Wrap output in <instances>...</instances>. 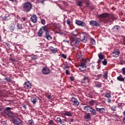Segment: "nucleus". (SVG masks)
Instances as JSON below:
<instances>
[{
  "mask_svg": "<svg viewBox=\"0 0 125 125\" xmlns=\"http://www.w3.org/2000/svg\"><path fill=\"white\" fill-rule=\"evenodd\" d=\"M89 25L93 27H99V26H100V23L96 21H91L89 22Z\"/></svg>",
  "mask_w": 125,
  "mask_h": 125,
  "instance_id": "nucleus-10",
  "label": "nucleus"
},
{
  "mask_svg": "<svg viewBox=\"0 0 125 125\" xmlns=\"http://www.w3.org/2000/svg\"><path fill=\"white\" fill-rule=\"evenodd\" d=\"M49 28H48V26H47L46 31H45L44 38L48 40V41L52 40V36H51V33L49 32Z\"/></svg>",
  "mask_w": 125,
  "mask_h": 125,
  "instance_id": "nucleus-3",
  "label": "nucleus"
},
{
  "mask_svg": "<svg viewBox=\"0 0 125 125\" xmlns=\"http://www.w3.org/2000/svg\"><path fill=\"white\" fill-rule=\"evenodd\" d=\"M118 81H119V82H125V78H123L122 77V75L118 76L117 77Z\"/></svg>",
  "mask_w": 125,
  "mask_h": 125,
  "instance_id": "nucleus-27",
  "label": "nucleus"
},
{
  "mask_svg": "<svg viewBox=\"0 0 125 125\" xmlns=\"http://www.w3.org/2000/svg\"><path fill=\"white\" fill-rule=\"evenodd\" d=\"M117 106H118V108L120 109V110H121L122 109H123V108L125 106V103H119L117 104Z\"/></svg>",
  "mask_w": 125,
  "mask_h": 125,
  "instance_id": "nucleus-16",
  "label": "nucleus"
},
{
  "mask_svg": "<svg viewBox=\"0 0 125 125\" xmlns=\"http://www.w3.org/2000/svg\"><path fill=\"white\" fill-rule=\"evenodd\" d=\"M108 16H109V14L104 13V14H102L100 15L99 16V17H100V18H105L106 17H108Z\"/></svg>",
  "mask_w": 125,
  "mask_h": 125,
  "instance_id": "nucleus-22",
  "label": "nucleus"
},
{
  "mask_svg": "<svg viewBox=\"0 0 125 125\" xmlns=\"http://www.w3.org/2000/svg\"><path fill=\"white\" fill-rule=\"evenodd\" d=\"M65 122H67V123H73L74 122V119H70L69 120L65 119Z\"/></svg>",
  "mask_w": 125,
  "mask_h": 125,
  "instance_id": "nucleus-40",
  "label": "nucleus"
},
{
  "mask_svg": "<svg viewBox=\"0 0 125 125\" xmlns=\"http://www.w3.org/2000/svg\"><path fill=\"white\" fill-rule=\"evenodd\" d=\"M70 79L71 82L75 81V77H74V76L70 77Z\"/></svg>",
  "mask_w": 125,
  "mask_h": 125,
  "instance_id": "nucleus-53",
  "label": "nucleus"
},
{
  "mask_svg": "<svg viewBox=\"0 0 125 125\" xmlns=\"http://www.w3.org/2000/svg\"><path fill=\"white\" fill-rule=\"evenodd\" d=\"M22 20H21V22H24V21H26V19L25 18H22Z\"/></svg>",
  "mask_w": 125,
  "mask_h": 125,
  "instance_id": "nucleus-57",
  "label": "nucleus"
},
{
  "mask_svg": "<svg viewBox=\"0 0 125 125\" xmlns=\"http://www.w3.org/2000/svg\"><path fill=\"white\" fill-rule=\"evenodd\" d=\"M83 2L82 0H78L76 2V4H77L78 6H80V7L83 6Z\"/></svg>",
  "mask_w": 125,
  "mask_h": 125,
  "instance_id": "nucleus-26",
  "label": "nucleus"
},
{
  "mask_svg": "<svg viewBox=\"0 0 125 125\" xmlns=\"http://www.w3.org/2000/svg\"><path fill=\"white\" fill-rule=\"evenodd\" d=\"M104 79H108V71H105L103 75Z\"/></svg>",
  "mask_w": 125,
  "mask_h": 125,
  "instance_id": "nucleus-30",
  "label": "nucleus"
},
{
  "mask_svg": "<svg viewBox=\"0 0 125 125\" xmlns=\"http://www.w3.org/2000/svg\"><path fill=\"white\" fill-rule=\"evenodd\" d=\"M95 77L97 78V79H96V80H100V79L102 78V74H98V75H95Z\"/></svg>",
  "mask_w": 125,
  "mask_h": 125,
  "instance_id": "nucleus-32",
  "label": "nucleus"
},
{
  "mask_svg": "<svg viewBox=\"0 0 125 125\" xmlns=\"http://www.w3.org/2000/svg\"><path fill=\"white\" fill-rule=\"evenodd\" d=\"M16 25L15 23H12L10 27V30L11 32H13V31H15L16 29V27H15Z\"/></svg>",
  "mask_w": 125,
  "mask_h": 125,
  "instance_id": "nucleus-18",
  "label": "nucleus"
},
{
  "mask_svg": "<svg viewBox=\"0 0 125 125\" xmlns=\"http://www.w3.org/2000/svg\"><path fill=\"white\" fill-rule=\"evenodd\" d=\"M51 51L52 52V53H56L57 51H58V50L57 48H54L53 47H51Z\"/></svg>",
  "mask_w": 125,
  "mask_h": 125,
  "instance_id": "nucleus-28",
  "label": "nucleus"
},
{
  "mask_svg": "<svg viewBox=\"0 0 125 125\" xmlns=\"http://www.w3.org/2000/svg\"><path fill=\"white\" fill-rule=\"evenodd\" d=\"M91 115L90 113H87L84 116V119L86 120L87 122H88V121H91Z\"/></svg>",
  "mask_w": 125,
  "mask_h": 125,
  "instance_id": "nucleus-15",
  "label": "nucleus"
},
{
  "mask_svg": "<svg viewBox=\"0 0 125 125\" xmlns=\"http://www.w3.org/2000/svg\"><path fill=\"white\" fill-rule=\"evenodd\" d=\"M82 42H87V37L86 36H84L83 39H82Z\"/></svg>",
  "mask_w": 125,
  "mask_h": 125,
  "instance_id": "nucleus-31",
  "label": "nucleus"
},
{
  "mask_svg": "<svg viewBox=\"0 0 125 125\" xmlns=\"http://www.w3.org/2000/svg\"><path fill=\"white\" fill-rule=\"evenodd\" d=\"M91 43H92V44H95V40H94L93 39H91Z\"/></svg>",
  "mask_w": 125,
  "mask_h": 125,
  "instance_id": "nucleus-50",
  "label": "nucleus"
},
{
  "mask_svg": "<svg viewBox=\"0 0 125 125\" xmlns=\"http://www.w3.org/2000/svg\"><path fill=\"white\" fill-rule=\"evenodd\" d=\"M30 20L33 23H37V21H38V17H37V15H33L30 17Z\"/></svg>",
  "mask_w": 125,
  "mask_h": 125,
  "instance_id": "nucleus-13",
  "label": "nucleus"
},
{
  "mask_svg": "<svg viewBox=\"0 0 125 125\" xmlns=\"http://www.w3.org/2000/svg\"><path fill=\"white\" fill-rule=\"evenodd\" d=\"M80 42H81V39L77 38L76 41H75L76 44H79V43H80Z\"/></svg>",
  "mask_w": 125,
  "mask_h": 125,
  "instance_id": "nucleus-39",
  "label": "nucleus"
},
{
  "mask_svg": "<svg viewBox=\"0 0 125 125\" xmlns=\"http://www.w3.org/2000/svg\"><path fill=\"white\" fill-rule=\"evenodd\" d=\"M123 122L124 124H125V117H124V118H123Z\"/></svg>",
  "mask_w": 125,
  "mask_h": 125,
  "instance_id": "nucleus-62",
  "label": "nucleus"
},
{
  "mask_svg": "<svg viewBox=\"0 0 125 125\" xmlns=\"http://www.w3.org/2000/svg\"><path fill=\"white\" fill-rule=\"evenodd\" d=\"M28 123H29V124H30V125H35V122H34V120H33V119L29 120L28 121Z\"/></svg>",
  "mask_w": 125,
  "mask_h": 125,
  "instance_id": "nucleus-35",
  "label": "nucleus"
},
{
  "mask_svg": "<svg viewBox=\"0 0 125 125\" xmlns=\"http://www.w3.org/2000/svg\"><path fill=\"white\" fill-rule=\"evenodd\" d=\"M45 0H39L38 2L39 3H42V4H44V1Z\"/></svg>",
  "mask_w": 125,
  "mask_h": 125,
  "instance_id": "nucleus-44",
  "label": "nucleus"
},
{
  "mask_svg": "<svg viewBox=\"0 0 125 125\" xmlns=\"http://www.w3.org/2000/svg\"><path fill=\"white\" fill-rule=\"evenodd\" d=\"M88 80V77L84 76V78H83V80H82V81H81V83H85V80Z\"/></svg>",
  "mask_w": 125,
  "mask_h": 125,
  "instance_id": "nucleus-29",
  "label": "nucleus"
},
{
  "mask_svg": "<svg viewBox=\"0 0 125 125\" xmlns=\"http://www.w3.org/2000/svg\"><path fill=\"white\" fill-rule=\"evenodd\" d=\"M39 100V103H41L42 102V100L39 98V97H33L31 99L30 101L33 104H36L38 101Z\"/></svg>",
  "mask_w": 125,
  "mask_h": 125,
  "instance_id": "nucleus-9",
  "label": "nucleus"
},
{
  "mask_svg": "<svg viewBox=\"0 0 125 125\" xmlns=\"http://www.w3.org/2000/svg\"><path fill=\"white\" fill-rule=\"evenodd\" d=\"M16 27L18 30H23L24 29L23 25L21 23H18L17 24Z\"/></svg>",
  "mask_w": 125,
  "mask_h": 125,
  "instance_id": "nucleus-21",
  "label": "nucleus"
},
{
  "mask_svg": "<svg viewBox=\"0 0 125 125\" xmlns=\"http://www.w3.org/2000/svg\"><path fill=\"white\" fill-rule=\"evenodd\" d=\"M65 119L62 120L61 118L58 117L55 122L59 125H66Z\"/></svg>",
  "mask_w": 125,
  "mask_h": 125,
  "instance_id": "nucleus-4",
  "label": "nucleus"
},
{
  "mask_svg": "<svg viewBox=\"0 0 125 125\" xmlns=\"http://www.w3.org/2000/svg\"><path fill=\"white\" fill-rule=\"evenodd\" d=\"M104 97L106 98H110V97H111V94L109 93H105L104 94Z\"/></svg>",
  "mask_w": 125,
  "mask_h": 125,
  "instance_id": "nucleus-33",
  "label": "nucleus"
},
{
  "mask_svg": "<svg viewBox=\"0 0 125 125\" xmlns=\"http://www.w3.org/2000/svg\"><path fill=\"white\" fill-rule=\"evenodd\" d=\"M101 62V60L99 59V60H98L97 63H98V64H100Z\"/></svg>",
  "mask_w": 125,
  "mask_h": 125,
  "instance_id": "nucleus-60",
  "label": "nucleus"
},
{
  "mask_svg": "<svg viewBox=\"0 0 125 125\" xmlns=\"http://www.w3.org/2000/svg\"><path fill=\"white\" fill-rule=\"evenodd\" d=\"M65 74L67 76H68V75H70V72H69V70H65Z\"/></svg>",
  "mask_w": 125,
  "mask_h": 125,
  "instance_id": "nucleus-54",
  "label": "nucleus"
},
{
  "mask_svg": "<svg viewBox=\"0 0 125 125\" xmlns=\"http://www.w3.org/2000/svg\"><path fill=\"white\" fill-rule=\"evenodd\" d=\"M12 108L9 107H7L5 109V111L6 112H8V111H10V110H12Z\"/></svg>",
  "mask_w": 125,
  "mask_h": 125,
  "instance_id": "nucleus-46",
  "label": "nucleus"
},
{
  "mask_svg": "<svg viewBox=\"0 0 125 125\" xmlns=\"http://www.w3.org/2000/svg\"><path fill=\"white\" fill-rule=\"evenodd\" d=\"M83 109L84 111L89 113L91 116H96L97 115V112H96V109L95 110L93 107L89 105H86L85 106L83 107Z\"/></svg>",
  "mask_w": 125,
  "mask_h": 125,
  "instance_id": "nucleus-1",
  "label": "nucleus"
},
{
  "mask_svg": "<svg viewBox=\"0 0 125 125\" xmlns=\"http://www.w3.org/2000/svg\"><path fill=\"white\" fill-rule=\"evenodd\" d=\"M120 53H121V52H120V50L118 49L116 51L113 52L112 53L111 55L114 57H115L116 58H117V57H118L119 56V55Z\"/></svg>",
  "mask_w": 125,
  "mask_h": 125,
  "instance_id": "nucleus-14",
  "label": "nucleus"
},
{
  "mask_svg": "<svg viewBox=\"0 0 125 125\" xmlns=\"http://www.w3.org/2000/svg\"><path fill=\"white\" fill-rule=\"evenodd\" d=\"M71 38H72L73 39H76V38H77V35L75 34L74 32H72Z\"/></svg>",
  "mask_w": 125,
  "mask_h": 125,
  "instance_id": "nucleus-41",
  "label": "nucleus"
},
{
  "mask_svg": "<svg viewBox=\"0 0 125 125\" xmlns=\"http://www.w3.org/2000/svg\"><path fill=\"white\" fill-rule=\"evenodd\" d=\"M120 26L119 25H115L112 28V30L113 32H118L119 30H120Z\"/></svg>",
  "mask_w": 125,
  "mask_h": 125,
  "instance_id": "nucleus-23",
  "label": "nucleus"
},
{
  "mask_svg": "<svg viewBox=\"0 0 125 125\" xmlns=\"http://www.w3.org/2000/svg\"><path fill=\"white\" fill-rule=\"evenodd\" d=\"M118 108V107L116 105H113L111 107V109L112 111H117V109Z\"/></svg>",
  "mask_w": 125,
  "mask_h": 125,
  "instance_id": "nucleus-37",
  "label": "nucleus"
},
{
  "mask_svg": "<svg viewBox=\"0 0 125 125\" xmlns=\"http://www.w3.org/2000/svg\"><path fill=\"white\" fill-rule=\"evenodd\" d=\"M83 2H85L87 4H88V0H82Z\"/></svg>",
  "mask_w": 125,
  "mask_h": 125,
  "instance_id": "nucleus-56",
  "label": "nucleus"
},
{
  "mask_svg": "<svg viewBox=\"0 0 125 125\" xmlns=\"http://www.w3.org/2000/svg\"><path fill=\"white\" fill-rule=\"evenodd\" d=\"M122 72H123V74L125 75V67H124L122 69Z\"/></svg>",
  "mask_w": 125,
  "mask_h": 125,
  "instance_id": "nucleus-55",
  "label": "nucleus"
},
{
  "mask_svg": "<svg viewBox=\"0 0 125 125\" xmlns=\"http://www.w3.org/2000/svg\"><path fill=\"white\" fill-rule=\"evenodd\" d=\"M63 115L64 116H67L68 117H72V116L73 115L71 111H64V112L63 113Z\"/></svg>",
  "mask_w": 125,
  "mask_h": 125,
  "instance_id": "nucleus-19",
  "label": "nucleus"
},
{
  "mask_svg": "<svg viewBox=\"0 0 125 125\" xmlns=\"http://www.w3.org/2000/svg\"><path fill=\"white\" fill-rule=\"evenodd\" d=\"M66 23L67 24V25H69V26H70V23H71V21H70V19H67V20L66 21Z\"/></svg>",
  "mask_w": 125,
  "mask_h": 125,
  "instance_id": "nucleus-52",
  "label": "nucleus"
},
{
  "mask_svg": "<svg viewBox=\"0 0 125 125\" xmlns=\"http://www.w3.org/2000/svg\"><path fill=\"white\" fill-rule=\"evenodd\" d=\"M95 87H98V88H100L102 86V83H99V84L96 83L95 85Z\"/></svg>",
  "mask_w": 125,
  "mask_h": 125,
  "instance_id": "nucleus-34",
  "label": "nucleus"
},
{
  "mask_svg": "<svg viewBox=\"0 0 125 125\" xmlns=\"http://www.w3.org/2000/svg\"><path fill=\"white\" fill-rule=\"evenodd\" d=\"M5 44L6 45H7V46H8V47H10V44L8 43H6Z\"/></svg>",
  "mask_w": 125,
  "mask_h": 125,
  "instance_id": "nucleus-58",
  "label": "nucleus"
},
{
  "mask_svg": "<svg viewBox=\"0 0 125 125\" xmlns=\"http://www.w3.org/2000/svg\"><path fill=\"white\" fill-rule=\"evenodd\" d=\"M7 115H8L9 117H10L11 118H15V115H14V113H12V112L10 111H7L6 112Z\"/></svg>",
  "mask_w": 125,
  "mask_h": 125,
  "instance_id": "nucleus-17",
  "label": "nucleus"
},
{
  "mask_svg": "<svg viewBox=\"0 0 125 125\" xmlns=\"http://www.w3.org/2000/svg\"><path fill=\"white\" fill-rule=\"evenodd\" d=\"M23 109H25L26 110V109H27V106H26V105H23Z\"/></svg>",
  "mask_w": 125,
  "mask_h": 125,
  "instance_id": "nucleus-63",
  "label": "nucleus"
},
{
  "mask_svg": "<svg viewBox=\"0 0 125 125\" xmlns=\"http://www.w3.org/2000/svg\"><path fill=\"white\" fill-rule=\"evenodd\" d=\"M71 101L72 102V103H73V105L75 107H78V106L80 105V102H79L78 99L75 97L71 98Z\"/></svg>",
  "mask_w": 125,
  "mask_h": 125,
  "instance_id": "nucleus-6",
  "label": "nucleus"
},
{
  "mask_svg": "<svg viewBox=\"0 0 125 125\" xmlns=\"http://www.w3.org/2000/svg\"><path fill=\"white\" fill-rule=\"evenodd\" d=\"M89 104L90 106H93V105H94V101H90Z\"/></svg>",
  "mask_w": 125,
  "mask_h": 125,
  "instance_id": "nucleus-45",
  "label": "nucleus"
},
{
  "mask_svg": "<svg viewBox=\"0 0 125 125\" xmlns=\"http://www.w3.org/2000/svg\"><path fill=\"white\" fill-rule=\"evenodd\" d=\"M107 102L108 103H111V100H110V99H108L107 100Z\"/></svg>",
  "mask_w": 125,
  "mask_h": 125,
  "instance_id": "nucleus-64",
  "label": "nucleus"
},
{
  "mask_svg": "<svg viewBox=\"0 0 125 125\" xmlns=\"http://www.w3.org/2000/svg\"><path fill=\"white\" fill-rule=\"evenodd\" d=\"M32 3L30 1L25 2L22 6V9L24 12H30L32 7Z\"/></svg>",
  "mask_w": 125,
  "mask_h": 125,
  "instance_id": "nucleus-2",
  "label": "nucleus"
},
{
  "mask_svg": "<svg viewBox=\"0 0 125 125\" xmlns=\"http://www.w3.org/2000/svg\"><path fill=\"white\" fill-rule=\"evenodd\" d=\"M2 19L3 20H4V21H6L7 19V16L5 15L2 17Z\"/></svg>",
  "mask_w": 125,
  "mask_h": 125,
  "instance_id": "nucleus-49",
  "label": "nucleus"
},
{
  "mask_svg": "<svg viewBox=\"0 0 125 125\" xmlns=\"http://www.w3.org/2000/svg\"><path fill=\"white\" fill-rule=\"evenodd\" d=\"M95 109L96 110V112H98L100 114H103V113H105L106 110L104 108H100L97 105L95 106Z\"/></svg>",
  "mask_w": 125,
  "mask_h": 125,
  "instance_id": "nucleus-11",
  "label": "nucleus"
},
{
  "mask_svg": "<svg viewBox=\"0 0 125 125\" xmlns=\"http://www.w3.org/2000/svg\"><path fill=\"white\" fill-rule=\"evenodd\" d=\"M23 87L25 89H30L32 88V83H30V81H27L23 84Z\"/></svg>",
  "mask_w": 125,
  "mask_h": 125,
  "instance_id": "nucleus-7",
  "label": "nucleus"
},
{
  "mask_svg": "<svg viewBox=\"0 0 125 125\" xmlns=\"http://www.w3.org/2000/svg\"><path fill=\"white\" fill-rule=\"evenodd\" d=\"M49 124L50 125H56V124H55V123H54V121H53V120H52L49 121Z\"/></svg>",
  "mask_w": 125,
  "mask_h": 125,
  "instance_id": "nucleus-38",
  "label": "nucleus"
},
{
  "mask_svg": "<svg viewBox=\"0 0 125 125\" xmlns=\"http://www.w3.org/2000/svg\"><path fill=\"white\" fill-rule=\"evenodd\" d=\"M42 73L43 75H48L50 73V69L48 67H43L42 70Z\"/></svg>",
  "mask_w": 125,
  "mask_h": 125,
  "instance_id": "nucleus-8",
  "label": "nucleus"
},
{
  "mask_svg": "<svg viewBox=\"0 0 125 125\" xmlns=\"http://www.w3.org/2000/svg\"><path fill=\"white\" fill-rule=\"evenodd\" d=\"M47 28V25L42 26L38 31V36L39 37H42V34H43V32L42 30L45 33V31H46V29Z\"/></svg>",
  "mask_w": 125,
  "mask_h": 125,
  "instance_id": "nucleus-5",
  "label": "nucleus"
},
{
  "mask_svg": "<svg viewBox=\"0 0 125 125\" xmlns=\"http://www.w3.org/2000/svg\"><path fill=\"white\" fill-rule=\"evenodd\" d=\"M5 81H7V82H8V83H11V79L7 77L6 78H5Z\"/></svg>",
  "mask_w": 125,
  "mask_h": 125,
  "instance_id": "nucleus-43",
  "label": "nucleus"
},
{
  "mask_svg": "<svg viewBox=\"0 0 125 125\" xmlns=\"http://www.w3.org/2000/svg\"><path fill=\"white\" fill-rule=\"evenodd\" d=\"M10 1H12V2H15V3L17 4L18 2V0H9Z\"/></svg>",
  "mask_w": 125,
  "mask_h": 125,
  "instance_id": "nucleus-51",
  "label": "nucleus"
},
{
  "mask_svg": "<svg viewBox=\"0 0 125 125\" xmlns=\"http://www.w3.org/2000/svg\"><path fill=\"white\" fill-rule=\"evenodd\" d=\"M98 56L99 57V59L101 60H103L104 59V57H105V56L102 54V53H99L98 54Z\"/></svg>",
  "mask_w": 125,
  "mask_h": 125,
  "instance_id": "nucleus-25",
  "label": "nucleus"
},
{
  "mask_svg": "<svg viewBox=\"0 0 125 125\" xmlns=\"http://www.w3.org/2000/svg\"><path fill=\"white\" fill-rule=\"evenodd\" d=\"M61 55L62 57V58H64V59H67V56H66V55H65L64 54H62Z\"/></svg>",
  "mask_w": 125,
  "mask_h": 125,
  "instance_id": "nucleus-47",
  "label": "nucleus"
},
{
  "mask_svg": "<svg viewBox=\"0 0 125 125\" xmlns=\"http://www.w3.org/2000/svg\"><path fill=\"white\" fill-rule=\"evenodd\" d=\"M116 20V18H115V16L112 15L109 17V21L110 22H113V21H115Z\"/></svg>",
  "mask_w": 125,
  "mask_h": 125,
  "instance_id": "nucleus-24",
  "label": "nucleus"
},
{
  "mask_svg": "<svg viewBox=\"0 0 125 125\" xmlns=\"http://www.w3.org/2000/svg\"><path fill=\"white\" fill-rule=\"evenodd\" d=\"M76 24L78 26H80L81 27H85L86 24L85 22L82 21H76Z\"/></svg>",
  "mask_w": 125,
  "mask_h": 125,
  "instance_id": "nucleus-12",
  "label": "nucleus"
},
{
  "mask_svg": "<svg viewBox=\"0 0 125 125\" xmlns=\"http://www.w3.org/2000/svg\"><path fill=\"white\" fill-rule=\"evenodd\" d=\"M79 66L83 68H86V61H84V62H81L79 64Z\"/></svg>",
  "mask_w": 125,
  "mask_h": 125,
  "instance_id": "nucleus-20",
  "label": "nucleus"
},
{
  "mask_svg": "<svg viewBox=\"0 0 125 125\" xmlns=\"http://www.w3.org/2000/svg\"><path fill=\"white\" fill-rule=\"evenodd\" d=\"M47 98H48V99H51V96H50V95H48L47 96Z\"/></svg>",
  "mask_w": 125,
  "mask_h": 125,
  "instance_id": "nucleus-61",
  "label": "nucleus"
},
{
  "mask_svg": "<svg viewBox=\"0 0 125 125\" xmlns=\"http://www.w3.org/2000/svg\"><path fill=\"white\" fill-rule=\"evenodd\" d=\"M41 23L42 25H45V20H44V19L41 20Z\"/></svg>",
  "mask_w": 125,
  "mask_h": 125,
  "instance_id": "nucleus-48",
  "label": "nucleus"
},
{
  "mask_svg": "<svg viewBox=\"0 0 125 125\" xmlns=\"http://www.w3.org/2000/svg\"><path fill=\"white\" fill-rule=\"evenodd\" d=\"M86 68H84L83 67H79V71H80L81 72H83V71H85Z\"/></svg>",
  "mask_w": 125,
  "mask_h": 125,
  "instance_id": "nucleus-42",
  "label": "nucleus"
},
{
  "mask_svg": "<svg viewBox=\"0 0 125 125\" xmlns=\"http://www.w3.org/2000/svg\"><path fill=\"white\" fill-rule=\"evenodd\" d=\"M1 125H5L6 124V123H5V121H1Z\"/></svg>",
  "mask_w": 125,
  "mask_h": 125,
  "instance_id": "nucleus-59",
  "label": "nucleus"
},
{
  "mask_svg": "<svg viewBox=\"0 0 125 125\" xmlns=\"http://www.w3.org/2000/svg\"><path fill=\"white\" fill-rule=\"evenodd\" d=\"M102 63L104 66H106L107 63V60L106 59H104V61L102 62Z\"/></svg>",
  "mask_w": 125,
  "mask_h": 125,
  "instance_id": "nucleus-36",
  "label": "nucleus"
}]
</instances>
